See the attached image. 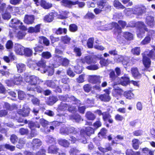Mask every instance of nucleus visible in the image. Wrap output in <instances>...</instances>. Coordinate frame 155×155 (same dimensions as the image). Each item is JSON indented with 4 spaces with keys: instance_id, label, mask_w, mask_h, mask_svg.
<instances>
[{
    "instance_id": "nucleus-31",
    "label": "nucleus",
    "mask_w": 155,
    "mask_h": 155,
    "mask_svg": "<svg viewBox=\"0 0 155 155\" xmlns=\"http://www.w3.org/2000/svg\"><path fill=\"white\" fill-rule=\"evenodd\" d=\"M41 5L43 8L45 9H48L51 8L52 4L51 3L46 2L45 1H42L41 2Z\"/></svg>"
},
{
    "instance_id": "nucleus-6",
    "label": "nucleus",
    "mask_w": 155,
    "mask_h": 155,
    "mask_svg": "<svg viewBox=\"0 0 155 155\" xmlns=\"http://www.w3.org/2000/svg\"><path fill=\"white\" fill-rule=\"evenodd\" d=\"M25 81L32 85H35L42 82L38 77L35 76L27 77L25 78Z\"/></svg>"
},
{
    "instance_id": "nucleus-20",
    "label": "nucleus",
    "mask_w": 155,
    "mask_h": 155,
    "mask_svg": "<svg viewBox=\"0 0 155 155\" xmlns=\"http://www.w3.org/2000/svg\"><path fill=\"white\" fill-rule=\"evenodd\" d=\"M96 97L104 101H109L110 100V96L108 94L97 95Z\"/></svg>"
},
{
    "instance_id": "nucleus-34",
    "label": "nucleus",
    "mask_w": 155,
    "mask_h": 155,
    "mask_svg": "<svg viewBox=\"0 0 155 155\" xmlns=\"http://www.w3.org/2000/svg\"><path fill=\"white\" fill-rule=\"evenodd\" d=\"M39 42L40 43H43L47 46L49 44V40L43 36L39 37Z\"/></svg>"
},
{
    "instance_id": "nucleus-8",
    "label": "nucleus",
    "mask_w": 155,
    "mask_h": 155,
    "mask_svg": "<svg viewBox=\"0 0 155 155\" xmlns=\"http://www.w3.org/2000/svg\"><path fill=\"white\" fill-rule=\"evenodd\" d=\"M130 82V79L127 75L125 74L121 78L120 81L118 82V84H120L123 86H126Z\"/></svg>"
},
{
    "instance_id": "nucleus-15",
    "label": "nucleus",
    "mask_w": 155,
    "mask_h": 155,
    "mask_svg": "<svg viewBox=\"0 0 155 155\" xmlns=\"http://www.w3.org/2000/svg\"><path fill=\"white\" fill-rule=\"evenodd\" d=\"M35 18L33 15H26L24 19V22L28 24H31L34 22Z\"/></svg>"
},
{
    "instance_id": "nucleus-35",
    "label": "nucleus",
    "mask_w": 155,
    "mask_h": 155,
    "mask_svg": "<svg viewBox=\"0 0 155 155\" xmlns=\"http://www.w3.org/2000/svg\"><path fill=\"white\" fill-rule=\"evenodd\" d=\"M57 82V81L56 80H54V81L48 80L46 81V84L48 86L52 88H54L56 86Z\"/></svg>"
},
{
    "instance_id": "nucleus-10",
    "label": "nucleus",
    "mask_w": 155,
    "mask_h": 155,
    "mask_svg": "<svg viewBox=\"0 0 155 155\" xmlns=\"http://www.w3.org/2000/svg\"><path fill=\"white\" fill-rule=\"evenodd\" d=\"M24 49L23 46L17 44L15 47V51L17 54L23 55L24 53Z\"/></svg>"
},
{
    "instance_id": "nucleus-55",
    "label": "nucleus",
    "mask_w": 155,
    "mask_h": 155,
    "mask_svg": "<svg viewBox=\"0 0 155 155\" xmlns=\"http://www.w3.org/2000/svg\"><path fill=\"white\" fill-rule=\"evenodd\" d=\"M99 150L103 152H106L111 150L112 148L110 145L106 147L105 148H104L101 147L98 148Z\"/></svg>"
},
{
    "instance_id": "nucleus-51",
    "label": "nucleus",
    "mask_w": 155,
    "mask_h": 155,
    "mask_svg": "<svg viewBox=\"0 0 155 155\" xmlns=\"http://www.w3.org/2000/svg\"><path fill=\"white\" fill-rule=\"evenodd\" d=\"M74 52L75 53L76 56H81L82 53L81 49L80 48L75 47L74 49Z\"/></svg>"
},
{
    "instance_id": "nucleus-17",
    "label": "nucleus",
    "mask_w": 155,
    "mask_h": 155,
    "mask_svg": "<svg viewBox=\"0 0 155 155\" xmlns=\"http://www.w3.org/2000/svg\"><path fill=\"white\" fill-rule=\"evenodd\" d=\"M40 25H37L35 27H31L28 28V32L30 33H37L40 32Z\"/></svg>"
},
{
    "instance_id": "nucleus-42",
    "label": "nucleus",
    "mask_w": 155,
    "mask_h": 155,
    "mask_svg": "<svg viewBox=\"0 0 155 155\" xmlns=\"http://www.w3.org/2000/svg\"><path fill=\"white\" fill-rule=\"evenodd\" d=\"M27 89L28 91H35L36 90L39 93H41L43 91L42 88L40 87H37V88H34L28 86Z\"/></svg>"
},
{
    "instance_id": "nucleus-41",
    "label": "nucleus",
    "mask_w": 155,
    "mask_h": 155,
    "mask_svg": "<svg viewBox=\"0 0 155 155\" xmlns=\"http://www.w3.org/2000/svg\"><path fill=\"white\" fill-rule=\"evenodd\" d=\"M71 38L68 36H63L61 37V40L64 44H68L70 41Z\"/></svg>"
},
{
    "instance_id": "nucleus-4",
    "label": "nucleus",
    "mask_w": 155,
    "mask_h": 155,
    "mask_svg": "<svg viewBox=\"0 0 155 155\" xmlns=\"http://www.w3.org/2000/svg\"><path fill=\"white\" fill-rule=\"evenodd\" d=\"M11 23L10 26L11 27L15 28L17 29H20L23 30L27 29L26 27L22 25V23L16 18L12 19L11 21Z\"/></svg>"
},
{
    "instance_id": "nucleus-2",
    "label": "nucleus",
    "mask_w": 155,
    "mask_h": 155,
    "mask_svg": "<svg viewBox=\"0 0 155 155\" xmlns=\"http://www.w3.org/2000/svg\"><path fill=\"white\" fill-rule=\"evenodd\" d=\"M130 27H137L138 28L137 30V33L138 36L144 33L145 31H147V28L143 22L138 21L136 23L132 21L129 24Z\"/></svg>"
},
{
    "instance_id": "nucleus-27",
    "label": "nucleus",
    "mask_w": 155,
    "mask_h": 155,
    "mask_svg": "<svg viewBox=\"0 0 155 155\" xmlns=\"http://www.w3.org/2000/svg\"><path fill=\"white\" fill-rule=\"evenodd\" d=\"M124 94L126 98L129 99H131L134 97V94L130 91L125 92Z\"/></svg>"
},
{
    "instance_id": "nucleus-64",
    "label": "nucleus",
    "mask_w": 155,
    "mask_h": 155,
    "mask_svg": "<svg viewBox=\"0 0 155 155\" xmlns=\"http://www.w3.org/2000/svg\"><path fill=\"white\" fill-rule=\"evenodd\" d=\"M70 155H77L79 152L78 150L76 148H71L69 151Z\"/></svg>"
},
{
    "instance_id": "nucleus-32",
    "label": "nucleus",
    "mask_w": 155,
    "mask_h": 155,
    "mask_svg": "<svg viewBox=\"0 0 155 155\" xmlns=\"http://www.w3.org/2000/svg\"><path fill=\"white\" fill-rule=\"evenodd\" d=\"M131 71L133 76L138 78L141 76V74L139 73L137 68H133L131 69Z\"/></svg>"
},
{
    "instance_id": "nucleus-63",
    "label": "nucleus",
    "mask_w": 155,
    "mask_h": 155,
    "mask_svg": "<svg viewBox=\"0 0 155 155\" xmlns=\"http://www.w3.org/2000/svg\"><path fill=\"white\" fill-rule=\"evenodd\" d=\"M124 12L127 15L129 16L131 14H133V10L132 8H125L124 11Z\"/></svg>"
},
{
    "instance_id": "nucleus-36",
    "label": "nucleus",
    "mask_w": 155,
    "mask_h": 155,
    "mask_svg": "<svg viewBox=\"0 0 155 155\" xmlns=\"http://www.w3.org/2000/svg\"><path fill=\"white\" fill-rule=\"evenodd\" d=\"M113 5L115 7L118 8L124 9L125 8V7L118 0H115L113 2Z\"/></svg>"
},
{
    "instance_id": "nucleus-14",
    "label": "nucleus",
    "mask_w": 155,
    "mask_h": 155,
    "mask_svg": "<svg viewBox=\"0 0 155 155\" xmlns=\"http://www.w3.org/2000/svg\"><path fill=\"white\" fill-rule=\"evenodd\" d=\"M83 131L82 134V136L85 137V136L87 135L90 136L91 134L94 133V131L93 129L90 127H87L86 128L85 131H84V130H81Z\"/></svg>"
},
{
    "instance_id": "nucleus-60",
    "label": "nucleus",
    "mask_w": 155,
    "mask_h": 155,
    "mask_svg": "<svg viewBox=\"0 0 155 155\" xmlns=\"http://www.w3.org/2000/svg\"><path fill=\"white\" fill-rule=\"evenodd\" d=\"M26 33L23 31H20L17 34V37L18 39H21L23 38L25 35Z\"/></svg>"
},
{
    "instance_id": "nucleus-54",
    "label": "nucleus",
    "mask_w": 155,
    "mask_h": 155,
    "mask_svg": "<svg viewBox=\"0 0 155 155\" xmlns=\"http://www.w3.org/2000/svg\"><path fill=\"white\" fill-rule=\"evenodd\" d=\"M28 130L27 129L21 128L19 130L20 134L21 135H27L28 133Z\"/></svg>"
},
{
    "instance_id": "nucleus-49",
    "label": "nucleus",
    "mask_w": 155,
    "mask_h": 155,
    "mask_svg": "<svg viewBox=\"0 0 155 155\" xmlns=\"http://www.w3.org/2000/svg\"><path fill=\"white\" fill-rule=\"evenodd\" d=\"M58 62L60 63L62 62V64L64 66H67L69 63V61L66 58H62V59L60 60V61H57Z\"/></svg>"
},
{
    "instance_id": "nucleus-56",
    "label": "nucleus",
    "mask_w": 155,
    "mask_h": 155,
    "mask_svg": "<svg viewBox=\"0 0 155 155\" xmlns=\"http://www.w3.org/2000/svg\"><path fill=\"white\" fill-rule=\"evenodd\" d=\"M10 139L11 142L13 144H15L17 142L18 140L17 136L14 134L11 136Z\"/></svg>"
},
{
    "instance_id": "nucleus-59",
    "label": "nucleus",
    "mask_w": 155,
    "mask_h": 155,
    "mask_svg": "<svg viewBox=\"0 0 155 155\" xmlns=\"http://www.w3.org/2000/svg\"><path fill=\"white\" fill-rule=\"evenodd\" d=\"M102 124L100 120H96L93 124V126L95 128L97 129L101 126Z\"/></svg>"
},
{
    "instance_id": "nucleus-37",
    "label": "nucleus",
    "mask_w": 155,
    "mask_h": 155,
    "mask_svg": "<svg viewBox=\"0 0 155 155\" xmlns=\"http://www.w3.org/2000/svg\"><path fill=\"white\" fill-rule=\"evenodd\" d=\"M28 126L31 130H34L36 127L39 128L40 127V125L36 122L35 123L32 122L29 123Z\"/></svg>"
},
{
    "instance_id": "nucleus-26",
    "label": "nucleus",
    "mask_w": 155,
    "mask_h": 155,
    "mask_svg": "<svg viewBox=\"0 0 155 155\" xmlns=\"http://www.w3.org/2000/svg\"><path fill=\"white\" fill-rule=\"evenodd\" d=\"M17 71L19 73L23 72L25 69L26 66L24 64L19 63L16 64Z\"/></svg>"
},
{
    "instance_id": "nucleus-7",
    "label": "nucleus",
    "mask_w": 155,
    "mask_h": 155,
    "mask_svg": "<svg viewBox=\"0 0 155 155\" xmlns=\"http://www.w3.org/2000/svg\"><path fill=\"white\" fill-rule=\"evenodd\" d=\"M116 60L117 62H122L123 64L124 65L130 66L132 64L130 62L129 58L127 57H124L121 55H118Z\"/></svg>"
},
{
    "instance_id": "nucleus-38",
    "label": "nucleus",
    "mask_w": 155,
    "mask_h": 155,
    "mask_svg": "<svg viewBox=\"0 0 155 155\" xmlns=\"http://www.w3.org/2000/svg\"><path fill=\"white\" fill-rule=\"evenodd\" d=\"M132 146L134 148L135 150H137L139 147L140 144L139 140L136 139H134L132 140Z\"/></svg>"
},
{
    "instance_id": "nucleus-11",
    "label": "nucleus",
    "mask_w": 155,
    "mask_h": 155,
    "mask_svg": "<svg viewBox=\"0 0 155 155\" xmlns=\"http://www.w3.org/2000/svg\"><path fill=\"white\" fill-rule=\"evenodd\" d=\"M41 144V141L38 139H33L32 142V146L34 150L38 149Z\"/></svg>"
},
{
    "instance_id": "nucleus-53",
    "label": "nucleus",
    "mask_w": 155,
    "mask_h": 155,
    "mask_svg": "<svg viewBox=\"0 0 155 155\" xmlns=\"http://www.w3.org/2000/svg\"><path fill=\"white\" fill-rule=\"evenodd\" d=\"M42 56L44 58L49 59L51 57V55L50 52L46 51L42 53Z\"/></svg>"
},
{
    "instance_id": "nucleus-29",
    "label": "nucleus",
    "mask_w": 155,
    "mask_h": 155,
    "mask_svg": "<svg viewBox=\"0 0 155 155\" xmlns=\"http://www.w3.org/2000/svg\"><path fill=\"white\" fill-rule=\"evenodd\" d=\"M30 111V109L28 108H24L19 112V114L24 117L28 115Z\"/></svg>"
},
{
    "instance_id": "nucleus-46",
    "label": "nucleus",
    "mask_w": 155,
    "mask_h": 155,
    "mask_svg": "<svg viewBox=\"0 0 155 155\" xmlns=\"http://www.w3.org/2000/svg\"><path fill=\"white\" fill-rule=\"evenodd\" d=\"M67 31L66 28H60L57 30L56 31V33L57 35L61 34L63 32L64 34H66Z\"/></svg>"
},
{
    "instance_id": "nucleus-21",
    "label": "nucleus",
    "mask_w": 155,
    "mask_h": 155,
    "mask_svg": "<svg viewBox=\"0 0 155 155\" xmlns=\"http://www.w3.org/2000/svg\"><path fill=\"white\" fill-rule=\"evenodd\" d=\"M133 10V14L137 15H141L143 13V11L140 7L136 6L132 8Z\"/></svg>"
},
{
    "instance_id": "nucleus-19",
    "label": "nucleus",
    "mask_w": 155,
    "mask_h": 155,
    "mask_svg": "<svg viewBox=\"0 0 155 155\" xmlns=\"http://www.w3.org/2000/svg\"><path fill=\"white\" fill-rule=\"evenodd\" d=\"M56 15L55 12H52L50 13L48 15L45 16L44 17V20L45 21L48 22H51L52 21L54 18L55 15Z\"/></svg>"
},
{
    "instance_id": "nucleus-39",
    "label": "nucleus",
    "mask_w": 155,
    "mask_h": 155,
    "mask_svg": "<svg viewBox=\"0 0 155 155\" xmlns=\"http://www.w3.org/2000/svg\"><path fill=\"white\" fill-rule=\"evenodd\" d=\"M58 100V98L55 96H51L49 98L48 102L49 105H51L55 103Z\"/></svg>"
},
{
    "instance_id": "nucleus-57",
    "label": "nucleus",
    "mask_w": 155,
    "mask_h": 155,
    "mask_svg": "<svg viewBox=\"0 0 155 155\" xmlns=\"http://www.w3.org/2000/svg\"><path fill=\"white\" fill-rule=\"evenodd\" d=\"M13 43L11 40H8L6 44V47L7 49H12L13 47Z\"/></svg>"
},
{
    "instance_id": "nucleus-48",
    "label": "nucleus",
    "mask_w": 155,
    "mask_h": 155,
    "mask_svg": "<svg viewBox=\"0 0 155 155\" xmlns=\"http://www.w3.org/2000/svg\"><path fill=\"white\" fill-rule=\"evenodd\" d=\"M32 54V51L29 48H26L24 49V54L27 56H31Z\"/></svg>"
},
{
    "instance_id": "nucleus-28",
    "label": "nucleus",
    "mask_w": 155,
    "mask_h": 155,
    "mask_svg": "<svg viewBox=\"0 0 155 155\" xmlns=\"http://www.w3.org/2000/svg\"><path fill=\"white\" fill-rule=\"evenodd\" d=\"M143 62L145 67L149 68L150 66L151 61L150 59L146 56H143Z\"/></svg>"
},
{
    "instance_id": "nucleus-47",
    "label": "nucleus",
    "mask_w": 155,
    "mask_h": 155,
    "mask_svg": "<svg viewBox=\"0 0 155 155\" xmlns=\"http://www.w3.org/2000/svg\"><path fill=\"white\" fill-rule=\"evenodd\" d=\"M123 36L126 39L129 40H132L133 38L132 35L131 33L128 32H124Z\"/></svg>"
},
{
    "instance_id": "nucleus-24",
    "label": "nucleus",
    "mask_w": 155,
    "mask_h": 155,
    "mask_svg": "<svg viewBox=\"0 0 155 155\" xmlns=\"http://www.w3.org/2000/svg\"><path fill=\"white\" fill-rule=\"evenodd\" d=\"M81 61L83 63L86 62L88 64L96 62L95 61H94L93 58L90 56L86 57L82 59Z\"/></svg>"
},
{
    "instance_id": "nucleus-43",
    "label": "nucleus",
    "mask_w": 155,
    "mask_h": 155,
    "mask_svg": "<svg viewBox=\"0 0 155 155\" xmlns=\"http://www.w3.org/2000/svg\"><path fill=\"white\" fill-rule=\"evenodd\" d=\"M94 38H89L87 42V45L89 48H92L93 46Z\"/></svg>"
},
{
    "instance_id": "nucleus-18",
    "label": "nucleus",
    "mask_w": 155,
    "mask_h": 155,
    "mask_svg": "<svg viewBox=\"0 0 155 155\" xmlns=\"http://www.w3.org/2000/svg\"><path fill=\"white\" fill-rule=\"evenodd\" d=\"M55 54H54V59L56 60V61H60L62 59L61 56L59 54H62V52L58 49H56L55 51Z\"/></svg>"
},
{
    "instance_id": "nucleus-9",
    "label": "nucleus",
    "mask_w": 155,
    "mask_h": 155,
    "mask_svg": "<svg viewBox=\"0 0 155 155\" xmlns=\"http://www.w3.org/2000/svg\"><path fill=\"white\" fill-rule=\"evenodd\" d=\"M60 14L58 15V18L61 19H65L70 16L71 13L66 11H61L59 12Z\"/></svg>"
},
{
    "instance_id": "nucleus-62",
    "label": "nucleus",
    "mask_w": 155,
    "mask_h": 155,
    "mask_svg": "<svg viewBox=\"0 0 155 155\" xmlns=\"http://www.w3.org/2000/svg\"><path fill=\"white\" fill-rule=\"evenodd\" d=\"M25 95L24 92L19 91L18 93V97L20 100H22L25 97Z\"/></svg>"
},
{
    "instance_id": "nucleus-1",
    "label": "nucleus",
    "mask_w": 155,
    "mask_h": 155,
    "mask_svg": "<svg viewBox=\"0 0 155 155\" xmlns=\"http://www.w3.org/2000/svg\"><path fill=\"white\" fill-rule=\"evenodd\" d=\"M33 61H29L28 62V66L30 68H34V67L37 65L38 66L40 67V68H35L36 70L40 71L42 73H44L46 72L45 69L46 66V62L45 61L41 59L36 64H33Z\"/></svg>"
},
{
    "instance_id": "nucleus-3",
    "label": "nucleus",
    "mask_w": 155,
    "mask_h": 155,
    "mask_svg": "<svg viewBox=\"0 0 155 155\" xmlns=\"http://www.w3.org/2000/svg\"><path fill=\"white\" fill-rule=\"evenodd\" d=\"M83 132V130L81 131L80 134L78 133H76L75 134H73V136L70 137V140L73 143H75L77 140L84 144L86 143V138L85 137L82 136Z\"/></svg>"
},
{
    "instance_id": "nucleus-23",
    "label": "nucleus",
    "mask_w": 155,
    "mask_h": 155,
    "mask_svg": "<svg viewBox=\"0 0 155 155\" xmlns=\"http://www.w3.org/2000/svg\"><path fill=\"white\" fill-rule=\"evenodd\" d=\"M40 122L41 124L44 127H47L48 125H54L56 123H57V122L56 121L49 122L48 121L45 120L44 119H40Z\"/></svg>"
},
{
    "instance_id": "nucleus-44",
    "label": "nucleus",
    "mask_w": 155,
    "mask_h": 155,
    "mask_svg": "<svg viewBox=\"0 0 155 155\" xmlns=\"http://www.w3.org/2000/svg\"><path fill=\"white\" fill-rule=\"evenodd\" d=\"M70 118L71 120H74L76 122H79L81 119V116L79 114L74 115L70 116Z\"/></svg>"
},
{
    "instance_id": "nucleus-22",
    "label": "nucleus",
    "mask_w": 155,
    "mask_h": 155,
    "mask_svg": "<svg viewBox=\"0 0 155 155\" xmlns=\"http://www.w3.org/2000/svg\"><path fill=\"white\" fill-rule=\"evenodd\" d=\"M89 81L91 83H100L101 81L100 77L96 75L91 76L89 77Z\"/></svg>"
},
{
    "instance_id": "nucleus-25",
    "label": "nucleus",
    "mask_w": 155,
    "mask_h": 155,
    "mask_svg": "<svg viewBox=\"0 0 155 155\" xmlns=\"http://www.w3.org/2000/svg\"><path fill=\"white\" fill-rule=\"evenodd\" d=\"M146 22L148 25L152 27L154 24L153 18L151 16H147L146 18Z\"/></svg>"
},
{
    "instance_id": "nucleus-45",
    "label": "nucleus",
    "mask_w": 155,
    "mask_h": 155,
    "mask_svg": "<svg viewBox=\"0 0 155 155\" xmlns=\"http://www.w3.org/2000/svg\"><path fill=\"white\" fill-rule=\"evenodd\" d=\"M59 144L61 146L64 147H67L69 145V142L66 140L61 139L59 141Z\"/></svg>"
},
{
    "instance_id": "nucleus-52",
    "label": "nucleus",
    "mask_w": 155,
    "mask_h": 155,
    "mask_svg": "<svg viewBox=\"0 0 155 155\" xmlns=\"http://www.w3.org/2000/svg\"><path fill=\"white\" fill-rule=\"evenodd\" d=\"M100 63L102 67L107 66L109 64L108 60H105V59L101 58V59L100 61Z\"/></svg>"
},
{
    "instance_id": "nucleus-12",
    "label": "nucleus",
    "mask_w": 155,
    "mask_h": 155,
    "mask_svg": "<svg viewBox=\"0 0 155 155\" xmlns=\"http://www.w3.org/2000/svg\"><path fill=\"white\" fill-rule=\"evenodd\" d=\"M111 117V115L108 113L107 112L103 113V118L104 121H107L110 123H112L113 120Z\"/></svg>"
},
{
    "instance_id": "nucleus-16",
    "label": "nucleus",
    "mask_w": 155,
    "mask_h": 155,
    "mask_svg": "<svg viewBox=\"0 0 155 155\" xmlns=\"http://www.w3.org/2000/svg\"><path fill=\"white\" fill-rule=\"evenodd\" d=\"M79 131V130L78 128H75L73 127H71L66 128L64 132L67 134L72 133L73 134H75L76 133H78Z\"/></svg>"
},
{
    "instance_id": "nucleus-13",
    "label": "nucleus",
    "mask_w": 155,
    "mask_h": 155,
    "mask_svg": "<svg viewBox=\"0 0 155 155\" xmlns=\"http://www.w3.org/2000/svg\"><path fill=\"white\" fill-rule=\"evenodd\" d=\"M123 90L118 87L114 86V89L112 91L113 95L114 96L121 95L123 93Z\"/></svg>"
},
{
    "instance_id": "nucleus-30",
    "label": "nucleus",
    "mask_w": 155,
    "mask_h": 155,
    "mask_svg": "<svg viewBox=\"0 0 155 155\" xmlns=\"http://www.w3.org/2000/svg\"><path fill=\"white\" fill-rule=\"evenodd\" d=\"M14 81L15 84H20L22 81V78L20 75L18 74L15 76Z\"/></svg>"
},
{
    "instance_id": "nucleus-40",
    "label": "nucleus",
    "mask_w": 155,
    "mask_h": 155,
    "mask_svg": "<svg viewBox=\"0 0 155 155\" xmlns=\"http://www.w3.org/2000/svg\"><path fill=\"white\" fill-rule=\"evenodd\" d=\"M86 116L88 119L91 120H94L96 117L94 114L90 112H87L86 114Z\"/></svg>"
},
{
    "instance_id": "nucleus-58",
    "label": "nucleus",
    "mask_w": 155,
    "mask_h": 155,
    "mask_svg": "<svg viewBox=\"0 0 155 155\" xmlns=\"http://www.w3.org/2000/svg\"><path fill=\"white\" fill-rule=\"evenodd\" d=\"M25 143V141L24 139H20L18 141V144L17 145V147L19 148H21Z\"/></svg>"
},
{
    "instance_id": "nucleus-50",
    "label": "nucleus",
    "mask_w": 155,
    "mask_h": 155,
    "mask_svg": "<svg viewBox=\"0 0 155 155\" xmlns=\"http://www.w3.org/2000/svg\"><path fill=\"white\" fill-rule=\"evenodd\" d=\"M98 5L99 8L102 9L106 5V2L104 0H101L98 2Z\"/></svg>"
},
{
    "instance_id": "nucleus-61",
    "label": "nucleus",
    "mask_w": 155,
    "mask_h": 155,
    "mask_svg": "<svg viewBox=\"0 0 155 155\" xmlns=\"http://www.w3.org/2000/svg\"><path fill=\"white\" fill-rule=\"evenodd\" d=\"M2 18L4 20H8L11 18V15L9 13L5 12L2 15Z\"/></svg>"
},
{
    "instance_id": "nucleus-5",
    "label": "nucleus",
    "mask_w": 155,
    "mask_h": 155,
    "mask_svg": "<svg viewBox=\"0 0 155 155\" xmlns=\"http://www.w3.org/2000/svg\"><path fill=\"white\" fill-rule=\"evenodd\" d=\"M114 27L115 29L117 30V33L120 32L121 28L118 24L115 22H112L111 24L105 25L104 26L102 25L100 26V29L102 31H107L111 29L113 27Z\"/></svg>"
},
{
    "instance_id": "nucleus-33",
    "label": "nucleus",
    "mask_w": 155,
    "mask_h": 155,
    "mask_svg": "<svg viewBox=\"0 0 155 155\" xmlns=\"http://www.w3.org/2000/svg\"><path fill=\"white\" fill-rule=\"evenodd\" d=\"M59 149L56 146L54 145H52L49 147L48 149V152L51 153H58Z\"/></svg>"
}]
</instances>
